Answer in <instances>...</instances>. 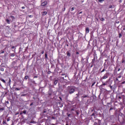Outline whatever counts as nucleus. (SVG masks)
<instances>
[{"label":"nucleus","instance_id":"nucleus-43","mask_svg":"<svg viewBox=\"0 0 125 125\" xmlns=\"http://www.w3.org/2000/svg\"><path fill=\"white\" fill-rule=\"evenodd\" d=\"M32 83H36V82H35V81H33L32 82Z\"/></svg>","mask_w":125,"mask_h":125},{"label":"nucleus","instance_id":"nucleus-9","mask_svg":"<svg viewBox=\"0 0 125 125\" xmlns=\"http://www.w3.org/2000/svg\"><path fill=\"white\" fill-rule=\"evenodd\" d=\"M6 22L7 23V24H10V21L8 19H6L5 20Z\"/></svg>","mask_w":125,"mask_h":125},{"label":"nucleus","instance_id":"nucleus-35","mask_svg":"<svg viewBox=\"0 0 125 125\" xmlns=\"http://www.w3.org/2000/svg\"><path fill=\"white\" fill-rule=\"evenodd\" d=\"M22 9H25V6L21 7Z\"/></svg>","mask_w":125,"mask_h":125},{"label":"nucleus","instance_id":"nucleus-33","mask_svg":"<svg viewBox=\"0 0 125 125\" xmlns=\"http://www.w3.org/2000/svg\"><path fill=\"white\" fill-rule=\"evenodd\" d=\"M0 71H1L2 72H3L4 71V69L3 68H1Z\"/></svg>","mask_w":125,"mask_h":125},{"label":"nucleus","instance_id":"nucleus-40","mask_svg":"<svg viewBox=\"0 0 125 125\" xmlns=\"http://www.w3.org/2000/svg\"><path fill=\"white\" fill-rule=\"evenodd\" d=\"M71 111H75V109L74 108H71Z\"/></svg>","mask_w":125,"mask_h":125},{"label":"nucleus","instance_id":"nucleus-4","mask_svg":"<svg viewBox=\"0 0 125 125\" xmlns=\"http://www.w3.org/2000/svg\"><path fill=\"white\" fill-rule=\"evenodd\" d=\"M102 83H103L102 84L100 85L101 87H102L104 85H106L107 83H108V81H106V83L103 82V81H102Z\"/></svg>","mask_w":125,"mask_h":125},{"label":"nucleus","instance_id":"nucleus-2","mask_svg":"<svg viewBox=\"0 0 125 125\" xmlns=\"http://www.w3.org/2000/svg\"><path fill=\"white\" fill-rule=\"evenodd\" d=\"M109 77V73H106L102 78L103 80H106V79H108Z\"/></svg>","mask_w":125,"mask_h":125},{"label":"nucleus","instance_id":"nucleus-6","mask_svg":"<svg viewBox=\"0 0 125 125\" xmlns=\"http://www.w3.org/2000/svg\"><path fill=\"white\" fill-rule=\"evenodd\" d=\"M66 54H67L68 57H70L71 56V53H70V52H69V51L66 52Z\"/></svg>","mask_w":125,"mask_h":125},{"label":"nucleus","instance_id":"nucleus-14","mask_svg":"<svg viewBox=\"0 0 125 125\" xmlns=\"http://www.w3.org/2000/svg\"><path fill=\"white\" fill-rule=\"evenodd\" d=\"M92 117H94V119H95V113H93L91 115Z\"/></svg>","mask_w":125,"mask_h":125},{"label":"nucleus","instance_id":"nucleus-27","mask_svg":"<svg viewBox=\"0 0 125 125\" xmlns=\"http://www.w3.org/2000/svg\"><path fill=\"white\" fill-rule=\"evenodd\" d=\"M26 112H27V111L26 110H23L22 112L23 114H24V115L26 114Z\"/></svg>","mask_w":125,"mask_h":125},{"label":"nucleus","instance_id":"nucleus-18","mask_svg":"<svg viewBox=\"0 0 125 125\" xmlns=\"http://www.w3.org/2000/svg\"><path fill=\"white\" fill-rule=\"evenodd\" d=\"M11 82V79H10V78L9 80V83H8V85H10Z\"/></svg>","mask_w":125,"mask_h":125},{"label":"nucleus","instance_id":"nucleus-25","mask_svg":"<svg viewBox=\"0 0 125 125\" xmlns=\"http://www.w3.org/2000/svg\"><path fill=\"white\" fill-rule=\"evenodd\" d=\"M2 125H6V122L4 121L2 122Z\"/></svg>","mask_w":125,"mask_h":125},{"label":"nucleus","instance_id":"nucleus-62","mask_svg":"<svg viewBox=\"0 0 125 125\" xmlns=\"http://www.w3.org/2000/svg\"><path fill=\"white\" fill-rule=\"evenodd\" d=\"M30 17H31V16H30Z\"/></svg>","mask_w":125,"mask_h":125},{"label":"nucleus","instance_id":"nucleus-31","mask_svg":"<svg viewBox=\"0 0 125 125\" xmlns=\"http://www.w3.org/2000/svg\"><path fill=\"white\" fill-rule=\"evenodd\" d=\"M111 110H114V108H113V107H111L110 108V109H109V112H110V111H111Z\"/></svg>","mask_w":125,"mask_h":125},{"label":"nucleus","instance_id":"nucleus-10","mask_svg":"<svg viewBox=\"0 0 125 125\" xmlns=\"http://www.w3.org/2000/svg\"><path fill=\"white\" fill-rule=\"evenodd\" d=\"M4 110H5L4 107H2V108L0 107V112H2L3 111H4Z\"/></svg>","mask_w":125,"mask_h":125},{"label":"nucleus","instance_id":"nucleus-42","mask_svg":"<svg viewBox=\"0 0 125 125\" xmlns=\"http://www.w3.org/2000/svg\"><path fill=\"white\" fill-rule=\"evenodd\" d=\"M37 78H38V76H35L34 77V79H36Z\"/></svg>","mask_w":125,"mask_h":125},{"label":"nucleus","instance_id":"nucleus-48","mask_svg":"<svg viewBox=\"0 0 125 125\" xmlns=\"http://www.w3.org/2000/svg\"><path fill=\"white\" fill-rule=\"evenodd\" d=\"M77 96H80V95L79 94V93L78 94H76Z\"/></svg>","mask_w":125,"mask_h":125},{"label":"nucleus","instance_id":"nucleus-45","mask_svg":"<svg viewBox=\"0 0 125 125\" xmlns=\"http://www.w3.org/2000/svg\"><path fill=\"white\" fill-rule=\"evenodd\" d=\"M120 71H121V68H118V72H120Z\"/></svg>","mask_w":125,"mask_h":125},{"label":"nucleus","instance_id":"nucleus-55","mask_svg":"<svg viewBox=\"0 0 125 125\" xmlns=\"http://www.w3.org/2000/svg\"><path fill=\"white\" fill-rule=\"evenodd\" d=\"M66 46H69V44H67Z\"/></svg>","mask_w":125,"mask_h":125},{"label":"nucleus","instance_id":"nucleus-3","mask_svg":"<svg viewBox=\"0 0 125 125\" xmlns=\"http://www.w3.org/2000/svg\"><path fill=\"white\" fill-rule=\"evenodd\" d=\"M47 5V1H44V2H42L41 3V6H46Z\"/></svg>","mask_w":125,"mask_h":125},{"label":"nucleus","instance_id":"nucleus-58","mask_svg":"<svg viewBox=\"0 0 125 125\" xmlns=\"http://www.w3.org/2000/svg\"><path fill=\"white\" fill-rule=\"evenodd\" d=\"M13 86H15V84H13Z\"/></svg>","mask_w":125,"mask_h":125},{"label":"nucleus","instance_id":"nucleus-47","mask_svg":"<svg viewBox=\"0 0 125 125\" xmlns=\"http://www.w3.org/2000/svg\"><path fill=\"white\" fill-rule=\"evenodd\" d=\"M83 13V12H80V13H78V14H82Z\"/></svg>","mask_w":125,"mask_h":125},{"label":"nucleus","instance_id":"nucleus-44","mask_svg":"<svg viewBox=\"0 0 125 125\" xmlns=\"http://www.w3.org/2000/svg\"><path fill=\"white\" fill-rule=\"evenodd\" d=\"M121 78H122V76H118V79H121Z\"/></svg>","mask_w":125,"mask_h":125},{"label":"nucleus","instance_id":"nucleus-30","mask_svg":"<svg viewBox=\"0 0 125 125\" xmlns=\"http://www.w3.org/2000/svg\"><path fill=\"white\" fill-rule=\"evenodd\" d=\"M9 121H10V117H8V118L7 119V122H9Z\"/></svg>","mask_w":125,"mask_h":125},{"label":"nucleus","instance_id":"nucleus-8","mask_svg":"<svg viewBox=\"0 0 125 125\" xmlns=\"http://www.w3.org/2000/svg\"><path fill=\"white\" fill-rule=\"evenodd\" d=\"M58 83V80H55L54 82L55 85H56V84H57Z\"/></svg>","mask_w":125,"mask_h":125},{"label":"nucleus","instance_id":"nucleus-12","mask_svg":"<svg viewBox=\"0 0 125 125\" xmlns=\"http://www.w3.org/2000/svg\"><path fill=\"white\" fill-rule=\"evenodd\" d=\"M10 56H11V57H14V56H15V54L11 53V54H10Z\"/></svg>","mask_w":125,"mask_h":125},{"label":"nucleus","instance_id":"nucleus-51","mask_svg":"<svg viewBox=\"0 0 125 125\" xmlns=\"http://www.w3.org/2000/svg\"><path fill=\"white\" fill-rule=\"evenodd\" d=\"M52 119H53V120H54L55 119V118H54V117H52Z\"/></svg>","mask_w":125,"mask_h":125},{"label":"nucleus","instance_id":"nucleus-38","mask_svg":"<svg viewBox=\"0 0 125 125\" xmlns=\"http://www.w3.org/2000/svg\"><path fill=\"white\" fill-rule=\"evenodd\" d=\"M14 48H15V47L14 46L12 47V49H14Z\"/></svg>","mask_w":125,"mask_h":125},{"label":"nucleus","instance_id":"nucleus-50","mask_svg":"<svg viewBox=\"0 0 125 125\" xmlns=\"http://www.w3.org/2000/svg\"><path fill=\"white\" fill-rule=\"evenodd\" d=\"M76 114H77V115H79V112L76 111Z\"/></svg>","mask_w":125,"mask_h":125},{"label":"nucleus","instance_id":"nucleus-37","mask_svg":"<svg viewBox=\"0 0 125 125\" xmlns=\"http://www.w3.org/2000/svg\"><path fill=\"white\" fill-rule=\"evenodd\" d=\"M34 103H32L31 104H30V106H33Z\"/></svg>","mask_w":125,"mask_h":125},{"label":"nucleus","instance_id":"nucleus-61","mask_svg":"<svg viewBox=\"0 0 125 125\" xmlns=\"http://www.w3.org/2000/svg\"><path fill=\"white\" fill-rule=\"evenodd\" d=\"M64 10H65V8H64Z\"/></svg>","mask_w":125,"mask_h":125},{"label":"nucleus","instance_id":"nucleus-32","mask_svg":"<svg viewBox=\"0 0 125 125\" xmlns=\"http://www.w3.org/2000/svg\"><path fill=\"white\" fill-rule=\"evenodd\" d=\"M99 2H102V1H104V0H98Z\"/></svg>","mask_w":125,"mask_h":125},{"label":"nucleus","instance_id":"nucleus-21","mask_svg":"<svg viewBox=\"0 0 125 125\" xmlns=\"http://www.w3.org/2000/svg\"><path fill=\"white\" fill-rule=\"evenodd\" d=\"M75 99H80V96H77L75 98Z\"/></svg>","mask_w":125,"mask_h":125},{"label":"nucleus","instance_id":"nucleus-28","mask_svg":"<svg viewBox=\"0 0 125 125\" xmlns=\"http://www.w3.org/2000/svg\"><path fill=\"white\" fill-rule=\"evenodd\" d=\"M15 90H16V91L20 90V88H15Z\"/></svg>","mask_w":125,"mask_h":125},{"label":"nucleus","instance_id":"nucleus-11","mask_svg":"<svg viewBox=\"0 0 125 125\" xmlns=\"http://www.w3.org/2000/svg\"><path fill=\"white\" fill-rule=\"evenodd\" d=\"M0 81H1V82H2V83H5V81L4 79H2V78H1L0 79Z\"/></svg>","mask_w":125,"mask_h":125},{"label":"nucleus","instance_id":"nucleus-17","mask_svg":"<svg viewBox=\"0 0 125 125\" xmlns=\"http://www.w3.org/2000/svg\"><path fill=\"white\" fill-rule=\"evenodd\" d=\"M3 53H4V50H1L0 51V54H3Z\"/></svg>","mask_w":125,"mask_h":125},{"label":"nucleus","instance_id":"nucleus-24","mask_svg":"<svg viewBox=\"0 0 125 125\" xmlns=\"http://www.w3.org/2000/svg\"><path fill=\"white\" fill-rule=\"evenodd\" d=\"M103 72H105V67L101 71V73H103Z\"/></svg>","mask_w":125,"mask_h":125},{"label":"nucleus","instance_id":"nucleus-16","mask_svg":"<svg viewBox=\"0 0 125 125\" xmlns=\"http://www.w3.org/2000/svg\"><path fill=\"white\" fill-rule=\"evenodd\" d=\"M29 79V76H25L24 77V80H28Z\"/></svg>","mask_w":125,"mask_h":125},{"label":"nucleus","instance_id":"nucleus-22","mask_svg":"<svg viewBox=\"0 0 125 125\" xmlns=\"http://www.w3.org/2000/svg\"><path fill=\"white\" fill-rule=\"evenodd\" d=\"M101 21H105V19L103 18H101L100 19Z\"/></svg>","mask_w":125,"mask_h":125},{"label":"nucleus","instance_id":"nucleus-26","mask_svg":"<svg viewBox=\"0 0 125 125\" xmlns=\"http://www.w3.org/2000/svg\"><path fill=\"white\" fill-rule=\"evenodd\" d=\"M11 18H12V19H15V17L13 16H11Z\"/></svg>","mask_w":125,"mask_h":125},{"label":"nucleus","instance_id":"nucleus-7","mask_svg":"<svg viewBox=\"0 0 125 125\" xmlns=\"http://www.w3.org/2000/svg\"><path fill=\"white\" fill-rule=\"evenodd\" d=\"M42 15L43 16H44L45 15H46V14H47V12H46V11H44V12H43L42 13Z\"/></svg>","mask_w":125,"mask_h":125},{"label":"nucleus","instance_id":"nucleus-19","mask_svg":"<svg viewBox=\"0 0 125 125\" xmlns=\"http://www.w3.org/2000/svg\"><path fill=\"white\" fill-rule=\"evenodd\" d=\"M45 59H47L48 58V57H47V53L45 54Z\"/></svg>","mask_w":125,"mask_h":125},{"label":"nucleus","instance_id":"nucleus-56","mask_svg":"<svg viewBox=\"0 0 125 125\" xmlns=\"http://www.w3.org/2000/svg\"><path fill=\"white\" fill-rule=\"evenodd\" d=\"M110 88H112V86H110Z\"/></svg>","mask_w":125,"mask_h":125},{"label":"nucleus","instance_id":"nucleus-60","mask_svg":"<svg viewBox=\"0 0 125 125\" xmlns=\"http://www.w3.org/2000/svg\"><path fill=\"white\" fill-rule=\"evenodd\" d=\"M52 125H55V124H52Z\"/></svg>","mask_w":125,"mask_h":125},{"label":"nucleus","instance_id":"nucleus-20","mask_svg":"<svg viewBox=\"0 0 125 125\" xmlns=\"http://www.w3.org/2000/svg\"><path fill=\"white\" fill-rule=\"evenodd\" d=\"M122 36H123V35H122L121 33H120L119 35V38L120 39H121V38H122Z\"/></svg>","mask_w":125,"mask_h":125},{"label":"nucleus","instance_id":"nucleus-59","mask_svg":"<svg viewBox=\"0 0 125 125\" xmlns=\"http://www.w3.org/2000/svg\"><path fill=\"white\" fill-rule=\"evenodd\" d=\"M83 1H84L83 0V1H82V3L83 2Z\"/></svg>","mask_w":125,"mask_h":125},{"label":"nucleus","instance_id":"nucleus-41","mask_svg":"<svg viewBox=\"0 0 125 125\" xmlns=\"http://www.w3.org/2000/svg\"><path fill=\"white\" fill-rule=\"evenodd\" d=\"M34 123H35L34 121H31V122H30V124H34Z\"/></svg>","mask_w":125,"mask_h":125},{"label":"nucleus","instance_id":"nucleus-15","mask_svg":"<svg viewBox=\"0 0 125 125\" xmlns=\"http://www.w3.org/2000/svg\"><path fill=\"white\" fill-rule=\"evenodd\" d=\"M122 63H125V58L122 59Z\"/></svg>","mask_w":125,"mask_h":125},{"label":"nucleus","instance_id":"nucleus-29","mask_svg":"<svg viewBox=\"0 0 125 125\" xmlns=\"http://www.w3.org/2000/svg\"><path fill=\"white\" fill-rule=\"evenodd\" d=\"M67 117H70V116H71V114H69L68 113H67Z\"/></svg>","mask_w":125,"mask_h":125},{"label":"nucleus","instance_id":"nucleus-36","mask_svg":"<svg viewBox=\"0 0 125 125\" xmlns=\"http://www.w3.org/2000/svg\"><path fill=\"white\" fill-rule=\"evenodd\" d=\"M41 53H42V54H43V53H44V51H42L41 52Z\"/></svg>","mask_w":125,"mask_h":125},{"label":"nucleus","instance_id":"nucleus-52","mask_svg":"<svg viewBox=\"0 0 125 125\" xmlns=\"http://www.w3.org/2000/svg\"><path fill=\"white\" fill-rule=\"evenodd\" d=\"M43 113L44 114L45 113H46V111H44L43 112Z\"/></svg>","mask_w":125,"mask_h":125},{"label":"nucleus","instance_id":"nucleus-46","mask_svg":"<svg viewBox=\"0 0 125 125\" xmlns=\"http://www.w3.org/2000/svg\"><path fill=\"white\" fill-rule=\"evenodd\" d=\"M118 98H119V99H122V97L119 96V97H118Z\"/></svg>","mask_w":125,"mask_h":125},{"label":"nucleus","instance_id":"nucleus-49","mask_svg":"<svg viewBox=\"0 0 125 125\" xmlns=\"http://www.w3.org/2000/svg\"><path fill=\"white\" fill-rule=\"evenodd\" d=\"M76 54H80V53H79V52H76Z\"/></svg>","mask_w":125,"mask_h":125},{"label":"nucleus","instance_id":"nucleus-54","mask_svg":"<svg viewBox=\"0 0 125 125\" xmlns=\"http://www.w3.org/2000/svg\"><path fill=\"white\" fill-rule=\"evenodd\" d=\"M65 75V74H62V76H64Z\"/></svg>","mask_w":125,"mask_h":125},{"label":"nucleus","instance_id":"nucleus-57","mask_svg":"<svg viewBox=\"0 0 125 125\" xmlns=\"http://www.w3.org/2000/svg\"><path fill=\"white\" fill-rule=\"evenodd\" d=\"M123 30H124V31H125V28H124Z\"/></svg>","mask_w":125,"mask_h":125},{"label":"nucleus","instance_id":"nucleus-34","mask_svg":"<svg viewBox=\"0 0 125 125\" xmlns=\"http://www.w3.org/2000/svg\"><path fill=\"white\" fill-rule=\"evenodd\" d=\"M112 7H113V6H112V5H110L109 6V8H112Z\"/></svg>","mask_w":125,"mask_h":125},{"label":"nucleus","instance_id":"nucleus-53","mask_svg":"<svg viewBox=\"0 0 125 125\" xmlns=\"http://www.w3.org/2000/svg\"><path fill=\"white\" fill-rule=\"evenodd\" d=\"M65 125H69V124H68V123H66Z\"/></svg>","mask_w":125,"mask_h":125},{"label":"nucleus","instance_id":"nucleus-13","mask_svg":"<svg viewBox=\"0 0 125 125\" xmlns=\"http://www.w3.org/2000/svg\"><path fill=\"white\" fill-rule=\"evenodd\" d=\"M70 9H71V11H74L75 9H76V7H73L71 8Z\"/></svg>","mask_w":125,"mask_h":125},{"label":"nucleus","instance_id":"nucleus-23","mask_svg":"<svg viewBox=\"0 0 125 125\" xmlns=\"http://www.w3.org/2000/svg\"><path fill=\"white\" fill-rule=\"evenodd\" d=\"M82 97H83V98H86V97H87V95H84L82 96Z\"/></svg>","mask_w":125,"mask_h":125},{"label":"nucleus","instance_id":"nucleus-5","mask_svg":"<svg viewBox=\"0 0 125 125\" xmlns=\"http://www.w3.org/2000/svg\"><path fill=\"white\" fill-rule=\"evenodd\" d=\"M85 33L86 34H88V33H89V28H88V27L85 28Z\"/></svg>","mask_w":125,"mask_h":125},{"label":"nucleus","instance_id":"nucleus-1","mask_svg":"<svg viewBox=\"0 0 125 125\" xmlns=\"http://www.w3.org/2000/svg\"><path fill=\"white\" fill-rule=\"evenodd\" d=\"M68 91L69 92V94H73L74 92H75V86H68Z\"/></svg>","mask_w":125,"mask_h":125},{"label":"nucleus","instance_id":"nucleus-39","mask_svg":"<svg viewBox=\"0 0 125 125\" xmlns=\"http://www.w3.org/2000/svg\"><path fill=\"white\" fill-rule=\"evenodd\" d=\"M125 83V81H124L122 83V84H124Z\"/></svg>","mask_w":125,"mask_h":125}]
</instances>
